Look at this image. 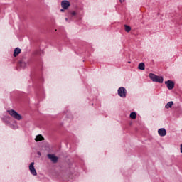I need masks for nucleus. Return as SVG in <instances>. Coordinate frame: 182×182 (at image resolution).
Masks as SVG:
<instances>
[{
    "label": "nucleus",
    "mask_w": 182,
    "mask_h": 182,
    "mask_svg": "<svg viewBox=\"0 0 182 182\" xmlns=\"http://www.w3.org/2000/svg\"><path fill=\"white\" fill-rule=\"evenodd\" d=\"M71 14L73 15V16H75V15H76V13L75 11H73Z\"/></svg>",
    "instance_id": "nucleus-16"
},
{
    "label": "nucleus",
    "mask_w": 182,
    "mask_h": 182,
    "mask_svg": "<svg viewBox=\"0 0 182 182\" xmlns=\"http://www.w3.org/2000/svg\"><path fill=\"white\" fill-rule=\"evenodd\" d=\"M180 150H181V153H182V144H181Z\"/></svg>",
    "instance_id": "nucleus-17"
},
{
    "label": "nucleus",
    "mask_w": 182,
    "mask_h": 182,
    "mask_svg": "<svg viewBox=\"0 0 182 182\" xmlns=\"http://www.w3.org/2000/svg\"><path fill=\"white\" fill-rule=\"evenodd\" d=\"M149 77L152 82H157L158 83H163V77L157 76L153 73L149 74Z\"/></svg>",
    "instance_id": "nucleus-2"
},
{
    "label": "nucleus",
    "mask_w": 182,
    "mask_h": 182,
    "mask_svg": "<svg viewBox=\"0 0 182 182\" xmlns=\"http://www.w3.org/2000/svg\"><path fill=\"white\" fill-rule=\"evenodd\" d=\"M9 114L11 116V117H14V119H16V120H22V116L19 114L14 109H10L7 111Z\"/></svg>",
    "instance_id": "nucleus-1"
},
{
    "label": "nucleus",
    "mask_w": 182,
    "mask_h": 182,
    "mask_svg": "<svg viewBox=\"0 0 182 182\" xmlns=\"http://www.w3.org/2000/svg\"><path fill=\"white\" fill-rule=\"evenodd\" d=\"M35 140H36V141H42L45 140V138L43 137V136L39 134V135L36 136Z\"/></svg>",
    "instance_id": "nucleus-10"
},
{
    "label": "nucleus",
    "mask_w": 182,
    "mask_h": 182,
    "mask_svg": "<svg viewBox=\"0 0 182 182\" xmlns=\"http://www.w3.org/2000/svg\"><path fill=\"white\" fill-rule=\"evenodd\" d=\"M158 134L161 137H164V136H166V134H167V131H166V129H164V128H161L158 130Z\"/></svg>",
    "instance_id": "nucleus-7"
},
{
    "label": "nucleus",
    "mask_w": 182,
    "mask_h": 182,
    "mask_svg": "<svg viewBox=\"0 0 182 182\" xmlns=\"http://www.w3.org/2000/svg\"><path fill=\"white\" fill-rule=\"evenodd\" d=\"M127 94V91L126 90V88L121 87L118 89V95L120 97H122V98L126 97Z\"/></svg>",
    "instance_id": "nucleus-3"
},
{
    "label": "nucleus",
    "mask_w": 182,
    "mask_h": 182,
    "mask_svg": "<svg viewBox=\"0 0 182 182\" xmlns=\"http://www.w3.org/2000/svg\"><path fill=\"white\" fill-rule=\"evenodd\" d=\"M61 6L63 9H68L70 6V3L68 0H64L61 2Z\"/></svg>",
    "instance_id": "nucleus-6"
},
{
    "label": "nucleus",
    "mask_w": 182,
    "mask_h": 182,
    "mask_svg": "<svg viewBox=\"0 0 182 182\" xmlns=\"http://www.w3.org/2000/svg\"><path fill=\"white\" fill-rule=\"evenodd\" d=\"M60 12H65V9H62L60 10Z\"/></svg>",
    "instance_id": "nucleus-18"
},
{
    "label": "nucleus",
    "mask_w": 182,
    "mask_h": 182,
    "mask_svg": "<svg viewBox=\"0 0 182 182\" xmlns=\"http://www.w3.org/2000/svg\"><path fill=\"white\" fill-rule=\"evenodd\" d=\"M173 105V101H170V102H168L165 105V107H166V109H170V107H172Z\"/></svg>",
    "instance_id": "nucleus-12"
},
{
    "label": "nucleus",
    "mask_w": 182,
    "mask_h": 182,
    "mask_svg": "<svg viewBox=\"0 0 182 182\" xmlns=\"http://www.w3.org/2000/svg\"><path fill=\"white\" fill-rule=\"evenodd\" d=\"M138 69H139L140 70H144V69H145L144 63H139L138 65Z\"/></svg>",
    "instance_id": "nucleus-11"
},
{
    "label": "nucleus",
    "mask_w": 182,
    "mask_h": 182,
    "mask_svg": "<svg viewBox=\"0 0 182 182\" xmlns=\"http://www.w3.org/2000/svg\"><path fill=\"white\" fill-rule=\"evenodd\" d=\"M21 66H22L23 68H25V66H26V63L25 62H21Z\"/></svg>",
    "instance_id": "nucleus-15"
},
{
    "label": "nucleus",
    "mask_w": 182,
    "mask_h": 182,
    "mask_svg": "<svg viewBox=\"0 0 182 182\" xmlns=\"http://www.w3.org/2000/svg\"><path fill=\"white\" fill-rule=\"evenodd\" d=\"M65 21H68V18H65Z\"/></svg>",
    "instance_id": "nucleus-20"
},
{
    "label": "nucleus",
    "mask_w": 182,
    "mask_h": 182,
    "mask_svg": "<svg viewBox=\"0 0 182 182\" xmlns=\"http://www.w3.org/2000/svg\"><path fill=\"white\" fill-rule=\"evenodd\" d=\"M48 157L50 159V160H51V161H53V163L58 162V157H56L55 155L48 154Z\"/></svg>",
    "instance_id": "nucleus-8"
},
{
    "label": "nucleus",
    "mask_w": 182,
    "mask_h": 182,
    "mask_svg": "<svg viewBox=\"0 0 182 182\" xmlns=\"http://www.w3.org/2000/svg\"><path fill=\"white\" fill-rule=\"evenodd\" d=\"M35 162H31L30 164V166H29V170H30V173H31V174L33 176H37L38 175V173H36V169H35Z\"/></svg>",
    "instance_id": "nucleus-4"
},
{
    "label": "nucleus",
    "mask_w": 182,
    "mask_h": 182,
    "mask_svg": "<svg viewBox=\"0 0 182 182\" xmlns=\"http://www.w3.org/2000/svg\"><path fill=\"white\" fill-rule=\"evenodd\" d=\"M38 154H41V153L38 152Z\"/></svg>",
    "instance_id": "nucleus-21"
},
{
    "label": "nucleus",
    "mask_w": 182,
    "mask_h": 182,
    "mask_svg": "<svg viewBox=\"0 0 182 182\" xmlns=\"http://www.w3.org/2000/svg\"><path fill=\"white\" fill-rule=\"evenodd\" d=\"M136 112H132L130 114V118L131 119H133L134 120L136 119Z\"/></svg>",
    "instance_id": "nucleus-14"
},
{
    "label": "nucleus",
    "mask_w": 182,
    "mask_h": 182,
    "mask_svg": "<svg viewBox=\"0 0 182 182\" xmlns=\"http://www.w3.org/2000/svg\"><path fill=\"white\" fill-rule=\"evenodd\" d=\"M165 85H166L167 88L169 90H172V89H174V82H173L171 80L166 81Z\"/></svg>",
    "instance_id": "nucleus-5"
},
{
    "label": "nucleus",
    "mask_w": 182,
    "mask_h": 182,
    "mask_svg": "<svg viewBox=\"0 0 182 182\" xmlns=\"http://www.w3.org/2000/svg\"><path fill=\"white\" fill-rule=\"evenodd\" d=\"M21 48H15L14 53V58H16V56H18V55H19V53H21Z\"/></svg>",
    "instance_id": "nucleus-9"
},
{
    "label": "nucleus",
    "mask_w": 182,
    "mask_h": 182,
    "mask_svg": "<svg viewBox=\"0 0 182 182\" xmlns=\"http://www.w3.org/2000/svg\"><path fill=\"white\" fill-rule=\"evenodd\" d=\"M119 2L122 4V2H124V0H119Z\"/></svg>",
    "instance_id": "nucleus-19"
},
{
    "label": "nucleus",
    "mask_w": 182,
    "mask_h": 182,
    "mask_svg": "<svg viewBox=\"0 0 182 182\" xmlns=\"http://www.w3.org/2000/svg\"><path fill=\"white\" fill-rule=\"evenodd\" d=\"M125 31L127 32H130L132 31V27L127 25H124Z\"/></svg>",
    "instance_id": "nucleus-13"
}]
</instances>
